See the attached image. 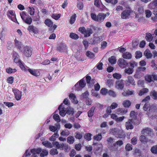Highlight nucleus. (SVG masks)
<instances>
[{
  "instance_id": "nucleus-1",
  "label": "nucleus",
  "mask_w": 157,
  "mask_h": 157,
  "mask_svg": "<svg viewBox=\"0 0 157 157\" xmlns=\"http://www.w3.org/2000/svg\"><path fill=\"white\" fill-rule=\"evenodd\" d=\"M143 109L145 111H149L148 116H150L152 114H155L157 110V107L156 105H153L149 108V104L147 102L144 105Z\"/></svg>"
},
{
  "instance_id": "nucleus-2",
  "label": "nucleus",
  "mask_w": 157,
  "mask_h": 157,
  "mask_svg": "<svg viewBox=\"0 0 157 157\" xmlns=\"http://www.w3.org/2000/svg\"><path fill=\"white\" fill-rule=\"evenodd\" d=\"M110 133L116 137L121 138H123L125 137V134L122 130L116 128L111 129L109 130Z\"/></svg>"
},
{
  "instance_id": "nucleus-3",
  "label": "nucleus",
  "mask_w": 157,
  "mask_h": 157,
  "mask_svg": "<svg viewBox=\"0 0 157 157\" xmlns=\"http://www.w3.org/2000/svg\"><path fill=\"white\" fill-rule=\"evenodd\" d=\"M86 83L83 79L80 80L74 86L73 89L77 91L81 90L86 86Z\"/></svg>"
},
{
  "instance_id": "nucleus-4",
  "label": "nucleus",
  "mask_w": 157,
  "mask_h": 157,
  "mask_svg": "<svg viewBox=\"0 0 157 157\" xmlns=\"http://www.w3.org/2000/svg\"><path fill=\"white\" fill-rule=\"evenodd\" d=\"M78 31L84 34L85 37H88L93 33L91 29L88 28L86 29L84 27L79 28Z\"/></svg>"
},
{
  "instance_id": "nucleus-5",
  "label": "nucleus",
  "mask_w": 157,
  "mask_h": 157,
  "mask_svg": "<svg viewBox=\"0 0 157 157\" xmlns=\"http://www.w3.org/2000/svg\"><path fill=\"white\" fill-rule=\"evenodd\" d=\"M133 11L129 8L124 10L121 14V18L124 19L128 18L130 14Z\"/></svg>"
},
{
  "instance_id": "nucleus-6",
  "label": "nucleus",
  "mask_w": 157,
  "mask_h": 157,
  "mask_svg": "<svg viewBox=\"0 0 157 157\" xmlns=\"http://www.w3.org/2000/svg\"><path fill=\"white\" fill-rule=\"evenodd\" d=\"M137 11L138 13H136L135 17L138 18V20L139 21H141L143 19L142 16L144 12V8L143 7H139Z\"/></svg>"
},
{
  "instance_id": "nucleus-7",
  "label": "nucleus",
  "mask_w": 157,
  "mask_h": 157,
  "mask_svg": "<svg viewBox=\"0 0 157 157\" xmlns=\"http://www.w3.org/2000/svg\"><path fill=\"white\" fill-rule=\"evenodd\" d=\"M145 80L148 82L157 80V75L154 73L151 75H146L145 77Z\"/></svg>"
},
{
  "instance_id": "nucleus-8",
  "label": "nucleus",
  "mask_w": 157,
  "mask_h": 157,
  "mask_svg": "<svg viewBox=\"0 0 157 157\" xmlns=\"http://www.w3.org/2000/svg\"><path fill=\"white\" fill-rule=\"evenodd\" d=\"M136 121L132 120V119H129L128 120V121L126 122L125 123V127L127 129H132L133 128V126L132 124H138L140 123L139 122H136Z\"/></svg>"
},
{
  "instance_id": "nucleus-9",
  "label": "nucleus",
  "mask_w": 157,
  "mask_h": 157,
  "mask_svg": "<svg viewBox=\"0 0 157 157\" xmlns=\"http://www.w3.org/2000/svg\"><path fill=\"white\" fill-rule=\"evenodd\" d=\"M13 91L16 99L17 101L20 100L22 96V92L16 89H13Z\"/></svg>"
},
{
  "instance_id": "nucleus-10",
  "label": "nucleus",
  "mask_w": 157,
  "mask_h": 157,
  "mask_svg": "<svg viewBox=\"0 0 157 157\" xmlns=\"http://www.w3.org/2000/svg\"><path fill=\"white\" fill-rule=\"evenodd\" d=\"M24 51L23 52L24 55L27 57H30L32 54V50L31 48L27 46L24 48Z\"/></svg>"
},
{
  "instance_id": "nucleus-11",
  "label": "nucleus",
  "mask_w": 157,
  "mask_h": 157,
  "mask_svg": "<svg viewBox=\"0 0 157 157\" xmlns=\"http://www.w3.org/2000/svg\"><path fill=\"white\" fill-rule=\"evenodd\" d=\"M58 109L59 111V114L62 117H64L67 113L66 108L63 106V104H61L59 107Z\"/></svg>"
},
{
  "instance_id": "nucleus-12",
  "label": "nucleus",
  "mask_w": 157,
  "mask_h": 157,
  "mask_svg": "<svg viewBox=\"0 0 157 157\" xmlns=\"http://www.w3.org/2000/svg\"><path fill=\"white\" fill-rule=\"evenodd\" d=\"M115 86L116 88L118 89H122L124 87V84L123 82V80H121L117 81L116 82Z\"/></svg>"
},
{
  "instance_id": "nucleus-13",
  "label": "nucleus",
  "mask_w": 157,
  "mask_h": 157,
  "mask_svg": "<svg viewBox=\"0 0 157 157\" xmlns=\"http://www.w3.org/2000/svg\"><path fill=\"white\" fill-rule=\"evenodd\" d=\"M41 149L38 148L37 149H33L31 150V153L32 154V157H37L38 155L40 152Z\"/></svg>"
},
{
  "instance_id": "nucleus-14",
  "label": "nucleus",
  "mask_w": 157,
  "mask_h": 157,
  "mask_svg": "<svg viewBox=\"0 0 157 157\" xmlns=\"http://www.w3.org/2000/svg\"><path fill=\"white\" fill-rule=\"evenodd\" d=\"M117 63L120 67L122 68H125L127 65H128V63L122 59H120L117 62Z\"/></svg>"
},
{
  "instance_id": "nucleus-15",
  "label": "nucleus",
  "mask_w": 157,
  "mask_h": 157,
  "mask_svg": "<svg viewBox=\"0 0 157 157\" xmlns=\"http://www.w3.org/2000/svg\"><path fill=\"white\" fill-rule=\"evenodd\" d=\"M28 71L32 75L37 77L40 75V72L38 69H28Z\"/></svg>"
},
{
  "instance_id": "nucleus-16",
  "label": "nucleus",
  "mask_w": 157,
  "mask_h": 157,
  "mask_svg": "<svg viewBox=\"0 0 157 157\" xmlns=\"http://www.w3.org/2000/svg\"><path fill=\"white\" fill-rule=\"evenodd\" d=\"M142 133L146 135H151V133H153L152 129L149 128H144L141 132Z\"/></svg>"
},
{
  "instance_id": "nucleus-17",
  "label": "nucleus",
  "mask_w": 157,
  "mask_h": 157,
  "mask_svg": "<svg viewBox=\"0 0 157 157\" xmlns=\"http://www.w3.org/2000/svg\"><path fill=\"white\" fill-rule=\"evenodd\" d=\"M148 7L151 9L157 8V0L153 1L148 5Z\"/></svg>"
},
{
  "instance_id": "nucleus-18",
  "label": "nucleus",
  "mask_w": 157,
  "mask_h": 157,
  "mask_svg": "<svg viewBox=\"0 0 157 157\" xmlns=\"http://www.w3.org/2000/svg\"><path fill=\"white\" fill-rule=\"evenodd\" d=\"M53 145L57 148L63 150L64 146V144L63 143L59 144L57 141L53 142L52 143Z\"/></svg>"
},
{
  "instance_id": "nucleus-19",
  "label": "nucleus",
  "mask_w": 157,
  "mask_h": 157,
  "mask_svg": "<svg viewBox=\"0 0 157 157\" xmlns=\"http://www.w3.org/2000/svg\"><path fill=\"white\" fill-rule=\"evenodd\" d=\"M69 98L71 101L74 104H77L78 103V101L77 100L75 95L72 93L69 95Z\"/></svg>"
},
{
  "instance_id": "nucleus-20",
  "label": "nucleus",
  "mask_w": 157,
  "mask_h": 157,
  "mask_svg": "<svg viewBox=\"0 0 157 157\" xmlns=\"http://www.w3.org/2000/svg\"><path fill=\"white\" fill-rule=\"evenodd\" d=\"M104 15V13H101L98 14L97 15V21L98 22H102L105 19V16Z\"/></svg>"
},
{
  "instance_id": "nucleus-21",
  "label": "nucleus",
  "mask_w": 157,
  "mask_h": 157,
  "mask_svg": "<svg viewBox=\"0 0 157 157\" xmlns=\"http://www.w3.org/2000/svg\"><path fill=\"white\" fill-rule=\"evenodd\" d=\"M138 65V63L134 61H131L128 63V66L132 69L136 67Z\"/></svg>"
},
{
  "instance_id": "nucleus-22",
  "label": "nucleus",
  "mask_w": 157,
  "mask_h": 157,
  "mask_svg": "<svg viewBox=\"0 0 157 157\" xmlns=\"http://www.w3.org/2000/svg\"><path fill=\"white\" fill-rule=\"evenodd\" d=\"M13 57L14 58V61L16 63H18L19 64L20 62H21L20 60H19V56L16 53H13Z\"/></svg>"
},
{
  "instance_id": "nucleus-23",
  "label": "nucleus",
  "mask_w": 157,
  "mask_h": 157,
  "mask_svg": "<svg viewBox=\"0 0 157 157\" xmlns=\"http://www.w3.org/2000/svg\"><path fill=\"white\" fill-rule=\"evenodd\" d=\"M126 110L122 108H119L116 110V113L119 115H122L126 113L127 112Z\"/></svg>"
},
{
  "instance_id": "nucleus-24",
  "label": "nucleus",
  "mask_w": 157,
  "mask_h": 157,
  "mask_svg": "<svg viewBox=\"0 0 157 157\" xmlns=\"http://www.w3.org/2000/svg\"><path fill=\"white\" fill-rule=\"evenodd\" d=\"M144 55L147 58H151L152 56V54L148 49H147L145 50Z\"/></svg>"
},
{
  "instance_id": "nucleus-25",
  "label": "nucleus",
  "mask_w": 157,
  "mask_h": 157,
  "mask_svg": "<svg viewBox=\"0 0 157 157\" xmlns=\"http://www.w3.org/2000/svg\"><path fill=\"white\" fill-rule=\"evenodd\" d=\"M137 114V113L135 112L134 111H132L130 114V115L132 120L136 121H137V119L136 118V115Z\"/></svg>"
},
{
  "instance_id": "nucleus-26",
  "label": "nucleus",
  "mask_w": 157,
  "mask_h": 157,
  "mask_svg": "<svg viewBox=\"0 0 157 157\" xmlns=\"http://www.w3.org/2000/svg\"><path fill=\"white\" fill-rule=\"evenodd\" d=\"M44 23L46 25L50 27H52L53 24L52 20L48 19H47L45 21Z\"/></svg>"
},
{
  "instance_id": "nucleus-27",
  "label": "nucleus",
  "mask_w": 157,
  "mask_h": 157,
  "mask_svg": "<svg viewBox=\"0 0 157 157\" xmlns=\"http://www.w3.org/2000/svg\"><path fill=\"white\" fill-rule=\"evenodd\" d=\"M131 102L128 100H124L122 103V105L124 107L126 108L129 107L131 105Z\"/></svg>"
},
{
  "instance_id": "nucleus-28",
  "label": "nucleus",
  "mask_w": 157,
  "mask_h": 157,
  "mask_svg": "<svg viewBox=\"0 0 157 157\" xmlns=\"http://www.w3.org/2000/svg\"><path fill=\"white\" fill-rule=\"evenodd\" d=\"M122 56L124 59H129L131 58L132 56L130 53L126 52L125 53H123Z\"/></svg>"
},
{
  "instance_id": "nucleus-29",
  "label": "nucleus",
  "mask_w": 157,
  "mask_h": 157,
  "mask_svg": "<svg viewBox=\"0 0 157 157\" xmlns=\"http://www.w3.org/2000/svg\"><path fill=\"white\" fill-rule=\"evenodd\" d=\"M42 144L45 147L48 148H51L52 147V144L48 141L43 142L42 143Z\"/></svg>"
},
{
  "instance_id": "nucleus-30",
  "label": "nucleus",
  "mask_w": 157,
  "mask_h": 157,
  "mask_svg": "<svg viewBox=\"0 0 157 157\" xmlns=\"http://www.w3.org/2000/svg\"><path fill=\"white\" fill-rule=\"evenodd\" d=\"M95 109L94 107H92L88 112V115L89 117H92L94 115V112Z\"/></svg>"
},
{
  "instance_id": "nucleus-31",
  "label": "nucleus",
  "mask_w": 157,
  "mask_h": 157,
  "mask_svg": "<svg viewBox=\"0 0 157 157\" xmlns=\"http://www.w3.org/2000/svg\"><path fill=\"white\" fill-rule=\"evenodd\" d=\"M148 90L147 88H144L143 89L140 90L139 93V95L140 96H142L148 92Z\"/></svg>"
},
{
  "instance_id": "nucleus-32",
  "label": "nucleus",
  "mask_w": 157,
  "mask_h": 157,
  "mask_svg": "<svg viewBox=\"0 0 157 157\" xmlns=\"http://www.w3.org/2000/svg\"><path fill=\"white\" fill-rule=\"evenodd\" d=\"M150 95L153 99L155 100L157 99V92L155 90H153L151 91Z\"/></svg>"
},
{
  "instance_id": "nucleus-33",
  "label": "nucleus",
  "mask_w": 157,
  "mask_h": 157,
  "mask_svg": "<svg viewBox=\"0 0 157 157\" xmlns=\"http://www.w3.org/2000/svg\"><path fill=\"white\" fill-rule=\"evenodd\" d=\"M102 37L101 36H98L94 37L93 38L94 44L96 43L99 42L100 41L102 40Z\"/></svg>"
},
{
  "instance_id": "nucleus-34",
  "label": "nucleus",
  "mask_w": 157,
  "mask_h": 157,
  "mask_svg": "<svg viewBox=\"0 0 157 157\" xmlns=\"http://www.w3.org/2000/svg\"><path fill=\"white\" fill-rule=\"evenodd\" d=\"M134 71L133 69L129 67L128 68H126L124 70V72L125 73L128 74H132Z\"/></svg>"
},
{
  "instance_id": "nucleus-35",
  "label": "nucleus",
  "mask_w": 157,
  "mask_h": 157,
  "mask_svg": "<svg viewBox=\"0 0 157 157\" xmlns=\"http://www.w3.org/2000/svg\"><path fill=\"white\" fill-rule=\"evenodd\" d=\"M146 39L148 41H151L153 39V37L152 35L150 33H147L146 36Z\"/></svg>"
},
{
  "instance_id": "nucleus-36",
  "label": "nucleus",
  "mask_w": 157,
  "mask_h": 157,
  "mask_svg": "<svg viewBox=\"0 0 157 157\" xmlns=\"http://www.w3.org/2000/svg\"><path fill=\"white\" fill-rule=\"evenodd\" d=\"M24 21L26 24L30 25L32 23V19L29 16H28Z\"/></svg>"
},
{
  "instance_id": "nucleus-37",
  "label": "nucleus",
  "mask_w": 157,
  "mask_h": 157,
  "mask_svg": "<svg viewBox=\"0 0 157 157\" xmlns=\"http://www.w3.org/2000/svg\"><path fill=\"white\" fill-rule=\"evenodd\" d=\"M67 141L70 144H72L75 141L74 138L73 136H69L67 138Z\"/></svg>"
},
{
  "instance_id": "nucleus-38",
  "label": "nucleus",
  "mask_w": 157,
  "mask_h": 157,
  "mask_svg": "<svg viewBox=\"0 0 157 157\" xmlns=\"http://www.w3.org/2000/svg\"><path fill=\"white\" fill-rule=\"evenodd\" d=\"M109 61L112 65L114 64L116 62V59L114 56H112L108 59Z\"/></svg>"
},
{
  "instance_id": "nucleus-39",
  "label": "nucleus",
  "mask_w": 157,
  "mask_h": 157,
  "mask_svg": "<svg viewBox=\"0 0 157 157\" xmlns=\"http://www.w3.org/2000/svg\"><path fill=\"white\" fill-rule=\"evenodd\" d=\"M40 152V156L41 157H44V156H47L48 153V151L46 149H41Z\"/></svg>"
},
{
  "instance_id": "nucleus-40",
  "label": "nucleus",
  "mask_w": 157,
  "mask_h": 157,
  "mask_svg": "<svg viewBox=\"0 0 157 157\" xmlns=\"http://www.w3.org/2000/svg\"><path fill=\"white\" fill-rule=\"evenodd\" d=\"M28 9V11L30 15H33L34 14L35 9L33 7H29Z\"/></svg>"
},
{
  "instance_id": "nucleus-41",
  "label": "nucleus",
  "mask_w": 157,
  "mask_h": 157,
  "mask_svg": "<svg viewBox=\"0 0 157 157\" xmlns=\"http://www.w3.org/2000/svg\"><path fill=\"white\" fill-rule=\"evenodd\" d=\"M58 128V125L54 126L53 125H50L49 126V129L52 132H55L57 130Z\"/></svg>"
},
{
  "instance_id": "nucleus-42",
  "label": "nucleus",
  "mask_w": 157,
  "mask_h": 157,
  "mask_svg": "<svg viewBox=\"0 0 157 157\" xmlns=\"http://www.w3.org/2000/svg\"><path fill=\"white\" fill-rule=\"evenodd\" d=\"M65 48L66 46L62 44L58 47L57 49L58 51L61 52H63L65 51Z\"/></svg>"
},
{
  "instance_id": "nucleus-43",
  "label": "nucleus",
  "mask_w": 157,
  "mask_h": 157,
  "mask_svg": "<svg viewBox=\"0 0 157 157\" xmlns=\"http://www.w3.org/2000/svg\"><path fill=\"white\" fill-rule=\"evenodd\" d=\"M14 42L16 46H17L18 49H21V48L22 46L21 42L17 40L16 39L15 40Z\"/></svg>"
},
{
  "instance_id": "nucleus-44",
  "label": "nucleus",
  "mask_w": 157,
  "mask_h": 157,
  "mask_svg": "<svg viewBox=\"0 0 157 157\" xmlns=\"http://www.w3.org/2000/svg\"><path fill=\"white\" fill-rule=\"evenodd\" d=\"M59 135L57 132L54 133L52 136L50 138L49 140L51 141H54L56 140V138H57Z\"/></svg>"
},
{
  "instance_id": "nucleus-45",
  "label": "nucleus",
  "mask_w": 157,
  "mask_h": 157,
  "mask_svg": "<svg viewBox=\"0 0 157 157\" xmlns=\"http://www.w3.org/2000/svg\"><path fill=\"white\" fill-rule=\"evenodd\" d=\"M76 17V15L75 14H74L71 17L70 20V23L71 24H72L75 22Z\"/></svg>"
},
{
  "instance_id": "nucleus-46",
  "label": "nucleus",
  "mask_w": 157,
  "mask_h": 157,
  "mask_svg": "<svg viewBox=\"0 0 157 157\" xmlns=\"http://www.w3.org/2000/svg\"><path fill=\"white\" fill-rule=\"evenodd\" d=\"M86 56L90 59H93L94 57V55L93 53L89 51L86 52Z\"/></svg>"
},
{
  "instance_id": "nucleus-47",
  "label": "nucleus",
  "mask_w": 157,
  "mask_h": 157,
  "mask_svg": "<svg viewBox=\"0 0 157 157\" xmlns=\"http://www.w3.org/2000/svg\"><path fill=\"white\" fill-rule=\"evenodd\" d=\"M53 117L54 120L57 122H59L60 121L59 116L56 113H54L53 116Z\"/></svg>"
},
{
  "instance_id": "nucleus-48",
  "label": "nucleus",
  "mask_w": 157,
  "mask_h": 157,
  "mask_svg": "<svg viewBox=\"0 0 157 157\" xmlns=\"http://www.w3.org/2000/svg\"><path fill=\"white\" fill-rule=\"evenodd\" d=\"M66 109L67 111L66 113L67 114H71L74 113V109L72 108L68 107L67 108V109L66 108Z\"/></svg>"
},
{
  "instance_id": "nucleus-49",
  "label": "nucleus",
  "mask_w": 157,
  "mask_h": 157,
  "mask_svg": "<svg viewBox=\"0 0 157 157\" xmlns=\"http://www.w3.org/2000/svg\"><path fill=\"white\" fill-rule=\"evenodd\" d=\"M140 140L141 142L143 143H144L148 141L147 139L146 138L145 136L143 135H141L140 136Z\"/></svg>"
},
{
  "instance_id": "nucleus-50",
  "label": "nucleus",
  "mask_w": 157,
  "mask_h": 157,
  "mask_svg": "<svg viewBox=\"0 0 157 157\" xmlns=\"http://www.w3.org/2000/svg\"><path fill=\"white\" fill-rule=\"evenodd\" d=\"M126 81L127 83H129L132 85L134 84V79L132 76H128V80H127Z\"/></svg>"
},
{
  "instance_id": "nucleus-51",
  "label": "nucleus",
  "mask_w": 157,
  "mask_h": 157,
  "mask_svg": "<svg viewBox=\"0 0 157 157\" xmlns=\"http://www.w3.org/2000/svg\"><path fill=\"white\" fill-rule=\"evenodd\" d=\"M17 71L15 69H12L10 67L7 68L6 69V72L8 73H15Z\"/></svg>"
},
{
  "instance_id": "nucleus-52",
  "label": "nucleus",
  "mask_w": 157,
  "mask_h": 157,
  "mask_svg": "<svg viewBox=\"0 0 157 157\" xmlns=\"http://www.w3.org/2000/svg\"><path fill=\"white\" fill-rule=\"evenodd\" d=\"M113 76L114 78L117 79H120L121 78V75L120 74L117 73L113 74Z\"/></svg>"
},
{
  "instance_id": "nucleus-53",
  "label": "nucleus",
  "mask_w": 157,
  "mask_h": 157,
  "mask_svg": "<svg viewBox=\"0 0 157 157\" xmlns=\"http://www.w3.org/2000/svg\"><path fill=\"white\" fill-rule=\"evenodd\" d=\"M70 37L71 38L75 40L77 39L78 38V36L77 35L73 33L70 34Z\"/></svg>"
},
{
  "instance_id": "nucleus-54",
  "label": "nucleus",
  "mask_w": 157,
  "mask_h": 157,
  "mask_svg": "<svg viewBox=\"0 0 157 157\" xmlns=\"http://www.w3.org/2000/svg\"><path fill=\"white\" fill-rule=\"evenodd\" d=\"M69 134V132L67 130H64L61 133V136H67Z\"/></svg>"
},
{
  "instance_id": "nucleus-55",
  "label": "nucleus",
  "mask_w": 157,
  "mask_h": 157,
  "mask_svg": "<svg viewBox=\"0 0 157 157\" xmlns=\"http://www.w3.org/2000/svg\"><path fill=\"white\" fill-rule=\"evenodd\" d=\"M75 137L77 139H80L82 137V134L78 132H76L75 133Z\"/></svg>"
},
{
  "instance_id": "nucleus-56",
  "label": "nucleus",
  "mask_w": 157,
  "mask_h": 157,
  "mask_svg": "<svg viewBox=\"0 0 157 157\" xmlns=\"http://www.w3.org/2000/svg\"><path fill=\"white\" fill-rule=\"evenodd\" d=\"M102 138L101 135V133L98 134V135L95 136L94 137V140L98 141L100 140Z\"/></svg>"
},
{
  "instance_id": "nucleus-57",
  "label": "nucleus",
  "mask_w": 157,
  "mask_h": 157,
  "mask_svg": "<svg viewBox=\"0 0 157 157\" xmlns=\"http://www.w3.org/2000/svg\"><path fill=\"white\" fill-rule=\"evenodd\" d=\"M60 14H53L52 15V17L56 20H57L60 17Z\"/></svg>"
},
{
  "instance_id": "nucleus-58",
  "label": "nucleus",
  "mask_w": 157,
  "mask_h": 157,
  "mask_svg": "<svg viewBox=\"0 0 157 157\" xmlns=\"http://www.w3.org/2000/svg\"><path fill=\"white\" fill-rule=\"evenodd\" d=\"M108 92V90L105 88H102L100 90L101 93L103 95H106Z\"/></svg>"
},
{
  "instance_id": "nucleus-59",
  "label": "nucleus",
  "mask_w": 157,
  "mask_h": 157,
  "mask_svg": "<svg viewBox=\"0 0 157 157\" xmlns=\"http://www.w3.org/2000/svg\"><path fill=\"white\" fill-rule=\"evenodd\" d=\"M145 13L146 14V17L147 18L150 17L151 16L152 14V13L151 11L148 10H145Z\"/></svg>"
},
{
  "instance_id": "nucleus-60",
  "label": "nucleus",
  "mask_w": 157,
  "mask_h": 157,
  "mask_svg": "<svg viewBox=\"0 0 157 157\" xmlns=\"http://www.w3.org/2000/svg\"><path fill=\"white\" fill-rule=\"evenodd\" d=\"M151 152L154 154H157V145L153 146L151 149Z\"/></svg>"
},
{
  "instance_id": "nucleus-61",
  "label": "nucleus",
  "mask_w": 157,
  "mask_h": 157,
  "mask_svg": "<svg viewBox=\"0 0 157 157\" xmlns=\"http://www.w3.org/2000/svg\"><path fill=\"white\" fill-rule=\"evenodd\" d=\"M58 152L57 150L55 148L52 149L50 151V153L52 155H56L58 154Z\"/></svg>"
},
{
  "instance_id": "nucleus-62",
  "label": "nucleus",
  "mask_w": 157,
  "mask_h": 157,
  "mask_svg": "<svg viewBox=\"0 0 157 157\" xmlns=\"http://www.w3.org/2000/svg\"><path fill=\"white\" fill-rule=\"evenodd\" d=\"M142 54L140 51H137L136 52V59H139L142 56Z\"/></svg>"
},
{
  "instance_id": "nucleus-63",
  "label": "nucleus",
  "mask_w": 157,
  "mask_h": 157,
  "mask_svg": "<svg viewBox=\"0 0 157 157\" xmlns=\"http://www.w3.org/2000/svg\"><path fill=\"white\" fill-rule=\"evenodd\" d=\"M19 65L20 67L21 68L22 70L24 71H28V69H27L25 67L24 65L21 62H20Z\"/></svg>"
},
{
  "instance_id": "nucleus-64",
  "label": "nucleus",
  "mask_w": 157,
  "mask_h": 157,
  "mask_svg": "<svg viewBox=\"0 0 157 157\" xmlns=\"http://www.w3.org/2000/svg\"><path fill=\"white\" fill-rule=\"evenodd\" d=\"M20 15L21 18L24 21L26 18L27 16L26 13L24 11H22L20 13Z\"/></svg>"
}]
</instances>
